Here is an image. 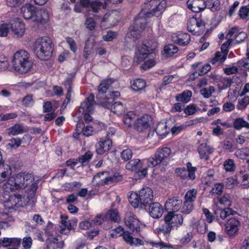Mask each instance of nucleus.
Wrapping results in <instances>:
<instances>
[{"instance_id":"nucleus-17","label":"nucleus","mask_w":249,"mask_h":249,"mask_svg":"<svg viewBox=\"0 0 249 249\" xmlns=\"http://www.w3.org/2000/svg\"><path fill=\"white\" fill-rule=\"evenodd\" d=\"M4 197L6 200L4 201L5 203L7 202L10 203L8 207L12 208L22 207L24 203L22 202V197L21 195L13 193V192H5L4 190Z\"/></svg>"},{"instance_id":"nucleus-3","label":"nucleus","mask_w":249,"mask_h":249,"mask_svg":"<svg viewBox=\"0 0 249 249\" xmlns=\"http://www.w3.org/2000/svg\"><path fill=\"white\" fill-rule=\"evenodd\" d=\"M166 7L165 0H150L145 4L144 7L139 14L140 18L136 20V23L143 24L146 18L151 16H160Z\"/></svg>"},{"instance_id":"nucleus-61","label":"nucleus","mask_w":249,"mask_h":249,"mask_svg":"<svg viewBox=\"0 0 249 249\" xmlns=\"http://www.w3.org/2000/svg\"><path fill=\"white\" fill-rule=\"evenodd\" d=\"M132 151L130 149L127 148L124 149L121 152V158L125 161L130 160L132 158Z\"/></svg>"},{"instance_id":"nucleus-11","label":"nucleus","mask_w":249,"mask_h":249,"mask_svg":"<svg viewBox=\"0 0 249 249\" xmlns=\"http://www.w3.org/2000/svg\"><path fill=\"white\" fill-rule=\"evenodd\" d=\"M125 226L130 230L140 232L141 229L144 227L137 217L131 213H126L124 218Z\"/></svg>"},{"instance_id":"nucleus-60","label":"nucleus","mask_w":249,"mask_h":249,"mask_svg":"<svg viewBox=\"0 0 249 249\" xmlns=\"http://www.w3.org/2000/svg\"><path fill=\"white\" fill-rule=\"evenodd\" d=\"M214 91V89L213 87H209V88H204L200 90L201 94L205 98L210 97Z\"/></svg>"},{"instance_id":"nucleus-1","label":"nucleus","mask_w":249,"mask_h":249,"mask_svg":"<svg viewBox=\"0 0 249 249\" xmlns=\"http://www.w3.org/2000/svg\"><path fill=\"white\" fill-rule=\"evenodd\" d=\"M34 178L31 174L21 173L18 174L14 178L11 177L5 182L2 188L5 192H14L15 190L23 189L30 185L31 190L28 193V198L29 201H34L36 191L37 189V184L33 183Z\"/></svg>"},{"instance_id":"nucleus-15","label":"nucleus","mask_w":249,"mask_h":249,"mask_svg":"<svg viewBox=\"0 0 249 249\" xmlns=\"http://www.w3.org/2000/svg\"><path fill=\"white\" fill-rule=\"evenodd\" d=\"M237 186L244 188L249 187V167L243 166L236 172Z\"/></svg>"},{"instance_id":"nucleus-28","label":"nucleus","mask_w":249,"mask_h":249,"mask_svg":"<svg viewBox=\"0 0 249 249\" xmlns=\"http://www.w3.org/2000/svg\"><path fill=\"white\" fill-rule=\"evenodd\" d=\"M49 20V15L47 10L41 8L36 11L33 21L43 25L46 24Z\"/></svg>"},{"instance_id":"nucleus-6","label":"nucleus","mask_w":249,"mask_h":249,"mask_svg":"<svg viewBox=\"0 0 249 249\" xmlns=\"http://www.w3.org/2000/svg\"><path fill=\"white\" fill-rule=\"evenodd\" d=\"M33 49L37 57L41 60H48L53 52L52 42L48 36L37 38L34 43Z\"/></svg>"},{"instance_id":"nucleus-26","label":"nucleus","mask_w":249,"mask_h":249,"mask_svg":"<svg viewBox=\"0 0 249 249\" xmlns=\"http://www.w3.org/2000/svg\"><path fill=\"white\" fill-rule=\"evenodd\" d=\"M112 146V141L108 138H102L96 144V151L98 154H102L108 151Z\"/></svg>"},{"instance_id":"nucleus-21","label":"nucleus","mask_w":249,"mask_h":249,"mask_svg":"<svg viewBox=\"0 0 249 249\" xmlns=\"http://www.w3.org/2000/svg\"><path fill=\"white\" fill-rule=\"evenodd\" d=\"M13 33L18 37H22L25 32V25L18 18H15L11 24Z\"/></svg>"},{"instance_id":"nucleus-5","label":"nucleus","mask_w":249,"mask_h":249,"mask_svg":"<svg viewBox=\"0 0 249 249\" xmlns=\"http://www.w3.org/2000/svg\"><path fill=\"white\" fill-rule=\"evenodd\" d=\"M154 197L153 191L149 187H144L141 189L139 194L132 192L128 197V200L134 208H142L151 203Z\"/></svg>"},{"instance_id":"nucleus-9","label":"nucleus","mask_w":249,"mask_h":249,"mask_svg":"<svg viewBox=\"0 0 249 249\" xmlns=\"http://www.w3.org/2000/svg\"><path fill=\"white\" fill-rule=\"evenodd\" d=\"M222 227H224V232L228 237H234L238 233L240 222L237 218L232 217L223 223Z\"/></svg>"},{"instance_id":"nucleus-8","label":"nucleus","mask_w":249,"mask_h":249,"mask_svg":"<svg viewBox=\"0 0 249 249\" xmlns=\"http://www.w3.org/2000/svg\"><path fill=\"white\" fill-rule=\"evenodd\" d=\"M122 178V176L119 173H115L111 177L108 175L107 172H102L94 176L92 183L94 185H104L119 181Z\"/></svg>"},{"instance_id":"nucleus-49","label":"nucleus","mask_w":249,"mask_h":249,"mask_svg":"<svg viewBox=\"0 0 249 249\" xmlns=\"http://www.w3.org/2000/svg\"><path fill=\"white\" fill-rule=\"evenodd\" d=\"M149 167L147 165L142 166L141 169H138L134 175L136 179H142L147 175V169Z\"/></svg>"},{"instance_id":"nucleus-27","label":"nucleus","mask_w":249,"mask_h":249,"mask_svg":"<svg viewBox=\"0 0 249 249\" xmlns=\"http://www.w3.org/2000/svg\"><path fill=\"white\" fill-rule=\"evenodd\" d=\"M113 82V80L111 79H106L103 81L99 85L98 88V92L96 97L100 100V102L103 100L107 99V98H103L104 94L107 92Z\"/></svg>"},{"instance_id":"nucleus-10","label":"nucleus","mask_w":249,"mask_h":249,"mask_svg":"<svg viewBox=\"0 0 249 249\" xmlns=\"http://www.w3.org/2000/svg\"><path fill=\"white\" fill-rule=\"evenodd\" d=\"M197 194L196 189H192L188 191L185 195V201L181 209L183 214L190 213L194 208L193 202L195 201Z\"/></svg>"},{"instance_id":"nucleus-46","label":"nucleus","mask_w":249,"mask_h":249,"mask_svg":"<svg viewBox=\"0 0 249 249\" xmlns=\"http://www.w3.org/2000/svg\"><path fill=\"white\" fill-rule=\"evenodd\" d=\"M23 132V126L22 124H16L8 129L9 136H15L20 134Z\"/></svg>"},{"instance_id":"nucleus-34","label":"nucleus","mask_w":249,"mask_h":249,"mask_svg":"<svg viewBox=\"0 0 249 249\" xmlns=\"http://www.w3.org/2000/svg\"><path fill=\"white\" fill-rule=\"evenodd\" d=\"M195 70L194 73L195 74L202 76L207 73L211 69L209 64L202 65L201 63H197L192 65Z\"/></svg>"},{"instance_id":"nucleus-36","label":"nucleus","mask_w":249,"mask_h":249,"mask_svg":"<svg viewBox=\"0 0 249 249\" xmlns=\"http://www.w3.org/2000/svg\"><path fill=\"white\" fill-rule=\"evenodd\" d=\"M214 213L217 217V220L221 226H222L223 222L220 220L218 217H220L222 220H224L227 217L229 216L227 208H220L219 207H215Z\"/></svg>"},{"instance_id":"nucleus-12","label":"nucleus","mask_w":249,"mask_h":249,"mask_svg":"<svg viewBox=\"0 0 249 249\" xmlns=\"http://www.w3.org/2000/svg\"><path fill=\"white\" fill-rule=\"evenodd\" d=\"M171 153L170 148L167 147L159 148L155 153L154 157L149 158L150 165L154 167L160 163L164 160L168 158Z\"/></svg>"},{"instance_id":"nucleus-53","label":"nucleus","mask_w":249,"mask_h":249,"mask_svg":"<svg viewBox=\"0 0 249 249\" xmlns=\"http://www.w3.org/2000/svg\"><path fill=\"white\" fill-rule=\"evenodd\" d=\"M106 217L114 222H118L120 220V215L116 210H109L106 214Z\"/></svg>"},{"instance_id":"nucleus-7","label":"nucleus","mask_w":249,"mask_h":249,"mask_svg":"<svg viewBox=\"0 0 249 249\" xmlns=\"http://www.w3.org/2000/svg\"><path fill=\"white\" fill-rule=\"evenodd\" d=\"M95 106L94 96L90 94L89 96L81 103L78 112L76 115L79 118L78 121L84 119L86 123H89L92 120L90 116L93 112Z\"/></svg>"},{"instance_id":"nucleus-52","label":"nucleus","mask_w":249,"mask_h":249,"mask_svg":"<svg viewBox=\"0 0 249 249\" xmlns=\"http://www.w3.org/2000/svg\"><path fill=\"white\" fill-rule=\"evenodd\" d=\"M149 243L152 247L159 248V249H174L172 246L165 244L162 242H155L150 241Z\"/></svg>"},{"instance_id":"nucleus-44","label":"nucleus","mask_w":249,"mask_h":249,"mask_svg":"<svg viewBox=\"0 0 249 249\" xmlns=\"http://www.w3.org/2000/svg\"><path fill=\"white\" fill-rule=\"evenodd\" d=\"M226 58V52H217L215 53L214 57L212 59L211 62L213 64H215L217 63L221 64L225 61Z\"/></svg>"},{"instance_id":"nucleus-29","label":"nucleus","mask_w":249,"mask_h":249,"mask_svg":"<svg viewBox=\"0 0 249 249\" xmlns=\"http://www.w3.org/2000/svg\"><path fill=\"white\" fill-rule=\"evenodd\" d=\"M36 10V7L29 3L23 5L21 8V13L25 19H34Z\"/></svg>"},{"instance_id":"nucleus-63","label":"nucleus","mask_w":249,"mask_h":249,"mask_svg":"<svg viewBox=\"0 0 249 249\" xmlns=\"http://www.w3.org/2000/svg\"><path fill=\"white\" fill-rule=\"evenodd\" d=\"M22 244L24 249H30L32 245V239L31 237H25L22 239Z\"/></svg>"},{"instance_id":"nucleus-50","label":"nucleus","mask_w":249,"mask_h":249,"mask_svg":"<svg viewBox=\"0 0 249 249\" xmlns=\"http://www.w3.org/2000/svg\"><path fill=\"white\" fill-rule=\"evenodd\" d=\"M45 233L49 236H53L56 234V226L53 225L52 222H49L46 227L44 229Z\"/></svg>"},{"instance_id":"nucleus-43","label":"nucleus","mask_w":249,"mask_h":249,"mask_svg":"<svg viewBox=\"0 0 249 249\" xmlns=\"http://www.w3.org/2000/svg\"><path fill=\"white\" fill-rule=\"evenodd\" d=\"M132 89L136 91H140L146 87V82L142 79H137L131 82Z\"/></svg>"},{"instance_id":"nucleus-19","label":"nucleus","mask_w":249,"mask_h":249,"mask_svg":"<svg viewBox=\"0 0 249 249\" xmlns=\"http://www.w3.org/2000/svg\"><path fill=\"white\" fill-rule=\"evenodd\" d=\"M110 99L103 100L100 102L101 105L104 107L110 109L113 113L118 115L121 114L125 110V107L120 102H115L112 104Z\"/></svg>"},{"instance_id":"nucleus-32","label":"nucleus","mask_w":249,"mask_h":249,"mask_svg":"<svg viewBox=\"0 0 249 249\" xmlns=\"http://www.w3.org/2000/svg\"><path fill=\"white\" fill-rule=\"evenodd\" d=\"M213 148L205 143L200 144L198 148L200 158L205 160L209 159L210 155L213 153Z\"/></svg>"},{"instance_id":"nucleus-35","label":"nucleus","mask_w":249,"mask_h":249,"mask_svg":"<svg viewBox=\"0 0 249 249\" xmlns=\"http://www.w3.org/2000/svg\"><path fill=\"white\" fill-rule=\"evenodd\" d=\"M219 204L223 205L224 207H230L231 205V199L229 194H224L222 196H218L216 200L214 201V205L216 207H219Z\"/></svg>"},{"instance_id":"nucleus-25","label":"nucleus","mask_w":249,"mask_h":249,"mask_svg":"<svg viewBox=\"0 0 249 249\" xmlns=\"http://www.w3.org/2000/svg\"><path fill=\"white\" fill-rule=\"evenodd\" d=\"M188 8L192 11L199 13L204 11L206 8L205 0H188L187 2Z\"/></svg>"},{"instance_id":"nucleus-40","label":"nucleus","mask_w":249,"mask_h":249,"mask_svg":"<svg viewBox=\"0 0 249 249\" xmlns=\"http://www.w3.org/2000/svg\"><path fill=\"white\" fill-rule=\"evenodd\" d=\"M234 155L238 159L247 160L249 162V148L245 147L237 149L234 153Z\"/></svg>"},{"instance_id":"nucleus-4","label":"nucleus","mask_w":249,"mask_h":249,"mask_svg":"<svg viewBox=\"0 0 249 249\" xmlns=\"http://www.w3.org/2000/svg\"><path fill=\"white\" fill-rule=\"evenodd\" d=\"M12 64L15 71L20 73H25L33 67V61L29 53L23 50H18L15 53Z\"/></svg>"},{"instance_id":"nucleus-2","label":"nucleus","mask_w":249,"mask_h":249,"mask_svg":"<svg viewBox=\"0 0 249 249\" xmlns=\"http://www.w3.org/2000/svg\"><path fill=\"white\" fill-rule=\"evenodd\" d=\"M156 47L157 43L155 42L142 44L137 47L134 57V61L139 64L143 62L146 58H148L141 66L142 69L145 71L155 66L156 64L155 59Z\"/></svg>"},{"instance_id":"nucleus-56","label":"nucleus","mask_w":249,"mask_h":249,"mask_svg":"<svg viewBox=\"0 0 249 249\" xmlns=\"http://www.w3.org/2000/svg\"><path fill=\"white\" fill-rule=\"evenodd\" d=\"M249 104V98L248 96H245L243 98L238 100L237 108L239 110L245 109Z\"/></svg>"},{"instance_id":"nucleus-13","label":"nucleus","mask_w":249,"mask_h":249,"mask_svg":"<svg viewBox=\"0 0 249 249\" xmlns=\"http://www.w3.org/2000/svg\"><path fill=\"white\" fill-rule=\"evenodd\" d=\"M205 29V24L201 18L196 17L190 18L187 22L188 31L194 35L201 34Z\"/></svg>"},{"instance_id":"nucleus-20","label":"nucleus","mask_w":249,"mask_h":249,"mask_svg":"<svg viewBox=\"0 0 249 249\" xmlns=\"http://www.w3.org/2000/svg\"><path fill=\"white\" fill-rule=\"evenodd\" d=\"M187 169L184 167L178 168L176 170L177 174L183 178L188 177L191 179H194L196 178L195 172L196 168L192 166L190 162H188L186 165Z\"/></svg>"},{"instance_id":"nucleus-51","label":"nucleus","mask_w":249,"mask_h":249,"mask_svg":"<svg viewBox=\"0 0 249 249\" xmlns=\"http://www.w3.org/2000/svg\"><path fill=\"white\" fill-rule=\"evenodd\" d=\"M234 128L236 129H240L242 127L249 128V123L245 121L243 118H238L235 120L234 123Z\"/></svg>"},{"instance_id":"nucleus-54","label":"nucleus","mask_w":249,"mask_h":249,"mask_svg":"<svg viewBox=\"0 0 249 249\" xmlns=\"http://www.w3.org/2000/svg\"><path fill=\"white\" fill-rule=\"evenodd\" d=\"M93 47V44L92 42H90L89 40L86 41L83 53V56L85 59H88L89 55L92 53Z\"/></svg>"},{"instance_id":"nucleus-64","label":"nucleus","mask_w":249,"mask_h":249,"mask_svg":"<svg viewBox=\"0 0 249 249\" xmlns=\"http://www.w3.org/2000/svg\"><path fill=\"white\" fill-rule=\"evenodd\" d=\"M116 35L117 34L115 32L109 31L106 35L103 36V38L106 41H111L116 37Z\"/></svg>"},{"instance_id":"nucleus-33","label":"nucleus","mask_w":249,"mask_h":249,"mask_svg":"<svg viewBox=\"0 0 249 249\" xmlns=\"http://www.w3.org/2000/svg\"><path fill=\"white\" fill-rule=\"evenodd\" d=\"M122 236L124 241L131 246H140L144 244L143 240L133 237L131 234L128 231L124 232Z\"/></svg>"},{"instance_id":"nucleus-31","label":"nucleus","mask_w":249,"mask_h":249,"mask_svg":"<svg viewBox=\"0 0 249 249\" xmlns=\"http://www.w3.org/2000/svg\"><path fill=\"white\" fill-rule=\"evenodd\" d=\"M163 213V209L161 205L158 202L151 204L149 208V213L151 217L154 218L160 217Z\"/></svg>"},{"instance_id":"nucleus-42","label":"nucleus","mask_w":249,"mask_h":249,"mask_svg":"<svg viewBox=\"0 0 249 249\" xmlns=\"http://www.w3.org/2000/svg\"><path fill=\"white\" fill-rule=\"evenodd\" d=\"M72 82V78L69 77L66 79L65 84L66 86H68V92L66 95V98L64 101L63 107H66L68 103L70 102L71 98V84Z\"/></svg>"},{"instance_id":"nucleus-47","label":"nucleus","mask_w":249,"mask_h":249,"mask_svg":"<svg viewBox=\"0 0 249 249\" xmlns=\"http://www.w3.org/2000/svg\"><path fill=\"white\" fill-rule=\"evenodd\" d=\"M192 94V92L190 90L184 91L181 94L176 96V100L178 101L187 103L190 100Z\"/></svg>"},{"instance_id":"nucleus-59","label":"nucleus","mask_w":249,"mask_h":249,"mask_svg":"<svg viewBox=\"0 0 249 249\" xmlns=\"http://www.w3.org/2000/svg\"><path fill=\"white\" fill-rule=\"evenodd\" d=\"M10 31L9 25L7 23H3L0 25V36H6Z\"/></svg>"},{"instance_id":"nucleus-45","label":"nucleus","mask_w":249,"mask_h":249,"mask_svg":"<svg viewBox=\"0 0 249 249\" xmlns=\"http://www.w3.org/2000/svg\"><path fill=\"white\" fill-rule=\"evenodd\" d=\"M223 167L226 172H233L236 168L234 161L231 159H227L224 162Z\"/></svg>"},{"instance_id":"nucleus-16","label":"nucleus","mask_w":249,"mask_h":249,"mask_svg":"<svg viewBox=\"0 0 249 249\" xmlns=\"http://www.w3.org/2000/svg\"><path fill=\"white\" fill-rule=\"evenodd\" d=\"M81 4L87 11H91L95 14L99 13L106 8V4L98 0H81Z\"/></svg>"},{"instance_id":"nucleus-48","label":"nucleus","mask_w":249,"mask_h":249,"mask_svg":"<svg viewBox=\"0 0 249 249\" xmlns=\"http://www.w3.org/2000/svg\"><path fill=\"white\" fill-rule=\"evenodd\" d=\"M206 7L210 9L213 12H215L219 10L220 2L218 0H207Z\"/></svg>"},{"instance_id":"nucleus-22","label":"nucleus","mask_w":249,"mask_h":249,"mask_svg":"<svg viewBox=\"0 0 249 249\" xmlns=\"http://www.w3.org/2000/svg\"><path fill=\"white\" fill-rule=\"evenodd\" d=\"M149 159H133L128 161L125 165V168L127 170L131 171H136L138 169H141L142 166L147 165L148 167H151L149 164Z\"/></svg>"},{"instance_id":"nucleus-55","label":"nucleus","mask_w":249,"mask_h":249,"mask_svg":"<svg viewBox=\"0 0 249 249\" xmlns=\"http://www.w3.org/2000/svg\"><path fill=\"white\" fill-rule=\"evenodd\" d=\"M196 229L198 232L202 234L208 230V226L204 219H200L197 222Z\"/></svg>"},{"instance_id":"nucleus-58","label":"nucleus","mask_w":249,"mask_h":249,"mask_svg":"<svg viewBox=\"0 0 249 249\" xmlns=\"http://www.w3.org/2000/svg\"><path fill=\"white\" fill-rule=\"evenodd\" d=\"M85 25L87 29L89 30L92 31L94 29L96 23L93 18L89 17L86 18Z\"/></svg>"},{"instance_id":"nucleus-23","label":"nucleus","mask_w":249,"mask_h":249,"mask_svg":"<svg viewBox=\"0 0 249 249\" xmlns=\"http://www.w3.org/2000/svg\"><path fill=\"white\" fill-rule=\"evenodd\" d=\"M151 117L148 114H144L138 118L134 123L135 128L139 131H143L150 126Z\"/></svg>"},{"instance_id":"nucleus-57","label":"nucleus","mask_w":249,"mask_h":249,"mask_svg":"<svg viewBox=\"0 0 249 249\" xmlns=\"http://www.w3.org/2000/svg\"><path fill=\"white\" fill-rule=\"evenodd\" d=\"M225 183L226 188L229 189L233 188L235 185L237 186V182L236 181V174L235 175L234 178L232 177L227 178Z\"/></svg>"},{"instance_id":"nucleus-39","label":"nucleus","mask_w":249,"mask_h":249,"mask_svg":"<svg viewBox=\"0 0 249 249\" xmlns=\"http://www.w3.org/2000/svg\"><path fill=\"white\" fill-rule=\"evenodd\" d=\"M178 48L175 45L169 44L164 47L162 55L166 57H171L178 52Z\"/></svg>"},{"instance_id":"nucleus-37","label":"nucleus","mask_w":249,"mask_h":249,"mask_svg":"<svg viewBox=\"0 0 249 249\" xmlns=\"http://www.w3.org/2000/svg\"><path fill=\"white\" fill-rule=\"evenodd\" d=\"M71 228V223L69 221L67 220V218L61 216L60 232L61 234H67L70 232Z\"/></svg>"},{"instance_id":"nucleus-62","label":"nucleus","mask_w":249,"mask_h":249,"mask_svg":"<svg viewBox=\"0 0 249 249\" xmlns=\"http://www.w3.org/2000/svg\"><path fill=\"white\" fill-rule=\"evenodd\" d=\"M249 13V4L247 6H242L239 10V15L241 18L244 19Z\"/></svg>"},{"instance_id":"nucleus-14","label":"nucleus","mask_w":249,"mask_h":249,"mask_svg":"<svg viewBox=\"0 0 249 249\" xmlns=\"http://www.w3.org/2000/svg\"><path fill=\"white\" fill-rule=\"evenodd\" d=\"M183 217L180 214H174L173 213H168L164 218L166 226V232H169L174 227L180 226L183 223Z\"/></svg>"},{"instance_id":"nucleus-38","label":"nucleus","mask_w":249,"mask_h":249,"mask_svg":"<svg viewBox=\"0 0 249 249\" xmlns=\"http://www.w3.org/2000/svg\"><path fill=\"white\" fill-rule=\"evenodd\" d=\"M137 117L135 111H130L124 115L123 121L127 127L131 126Z\"/></svg>"},{"instance_id":"nucleus-18","label":"nucleus","mask_w":249,"mask_h":249,"mask_svg":"<svg viewBox=\"0 0 249 249\" xmlns=\"http://www.w3.org/2000/svg\"><path fill=\"white\" fill-rule=\"evenodd\" d=\"M182 201L178 197L174 196L169 198L165 203V210L169 213H174L181 210L182 207Z\"/></svg>"},{"instance_id":"nucleus-24","label":"nucleus","mask_w":249,"mask_h":249,"mask_svg":"<svg viewBox=\"0 0 249 249\" xmlns=\"http://www.w3.org/2000/svg\"><path fill=\"white\" fill-rule=\"evenodd\" d=\"M140 18L139 15L135 18L134 25L130 30L127 36L129 37H131L134 38H138L140 36L141 33L143 31L146 27L147 23L146 20H145V23L143 24L142 23H136V20Z\"/></svg>"},{"instance_id":"nucleus-30","label":"nucleus","mask_w":249,"mask_h":249,"mask_svg":"<svg viewBox=\"0 0 249 249\" xmlns=\"http://www.w3.org/2000/svg\"><path fill=\"white\" fill-rule=\"evenodd\" d=\"M190 39V35L186 33L179 32L172 36L173 41L179 45L188 44Z\"/></svg>"},{"instance_id":"nucleus-41","label":"nucleus","mask_w":249,"mask_h":249,"mask_svg":"<svg viewBox=\"0 0 249 249\" xmlns=\"http://www.w3.org/2000/svg\"><path fill=\"white\" fill-rule=\"evenodd\" d=\"M169 128L167 127L166 123L160 122L157 125L156 132L157 135L162 137L165 136L169 131Z\"/></svg>"}]
</instances>
